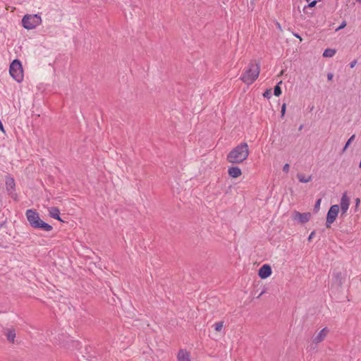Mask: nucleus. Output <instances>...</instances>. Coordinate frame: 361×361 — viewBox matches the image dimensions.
I'll use <instances>...</instances> for the list:
<instances>
[{"mask_svg": "<svg viewBox=\"0 0 361 361\" xmlns=\"http://www.w3.org/2000/svg\"><path fill=\"white\" fill-rule=\"evenodd\" d=\"M297 138L296 135L291 133L288 135H286L281 137V146L283 147H286V146L293 143L295 142Z\"/></svg>", "mask_w": 361, "mask_h": 361, "instance_id": "obj_12", "label": "nucleus"}, {"mask_svg": "<svg viewBox=\"0 0 361 361\" xmlns=\"http://www.w3.org/2000/svg\"><path fill=\"white\" fill-rule=\"evenodd\" d=\"M271 95V89H267L265 92L263 93L264 97H266L267 99H269Z\"/></svg>", "mask_w": 361, "mask_h": 361, "instance_id": "obj_26", "label": "nucleus"}, {"mask_svg": "<svg viewBox=\"0 0 361 361\" xmlns=\"http://www.w3.org/2000/svg\"><path fill=\"white\" fill-rule=\"evenodd\" d=\"M316 4H317V2L315 1V0L310 1V3H308L307 5L304 6L303 12L307 13V9L314 8L316 6Z\"/></svg>", "mask_w": 361, "mask_h": 361, "instance_id": "obj_22", "label": "nucleus"}, {"mask_svg": "<svg viewBox=\"0 0 361 361\" xmlns=\"http://www.w3.org/2000/svg\"><path fill=\"white\" fill-rule=\"evenodd\" d=\"M286 111V104L283 103L281 109V118H283Z\"/></svg>", "mask_w": 361, "mask_h": 361, "instance_id": "obj_25", "label": "nucleus"}, {"mask_svg": "<svg viewBox=\"0 0 361 361\" xmlns=\"http://www.w3.org/2000/svg\"><path fill=\"white\" fill-rule=\"evenodd\" d=\"M356 63H357V60H356V59H355V60H353V61H351V62L350 63V64H349V65H350V68H354V67H355V66L356 65Z\"/></svg>", "mask_w": 361, "mask_h": 361, "instance_id": "obj_32", "label": "nucleus"}, {"mask_svg": "<svg viewBox=\"0 0 361 361\" xmlns=\"http://www.w3.org/2000/svg\"><path fill=\"white\" fill-rule=\"evenodd\" d=\"M25 215L30 226L34 229L47 232L53 229L52 226L40 219L39 213L35 209H27Z\"/></svg>", "mask_w": 361, "mask_h": 361, "instance_id": "obj_2", "label": "nucleus"}, {"mask_svg": "<svg viewBox=\"0 0 361 361\" xmlns=\"http://www.w3.org/2000/svg\"><path fill=\"white\" fill-rule=\"evenodd\" d=\"M312 214L310 212L300 213L295 210L292 214V219L294 221H298L300 224H305L310 221Z\"/></svg>", "mask_w": 361, "mask_h": 361, "instance_id": "obj_9", "label": "nucleus"}, {"mask_svg": "<svg viewBox=\"0 0 361 361\" xmlns=\"http://www.w3.org/2000/svg\"><path fill=\"white\" fill-rule=\"evenodd\" d=\"M6 189L8 195L15 201H18V195L15 192L16 183L13 178L6 176Z\"/></svg>", "mask_w": 361, "mask_h": 361, "instance_id": "obj_8", "label": "nucleus"}, {"mask_svg": "<svg viewBox=\"0 0 361 361\" xmlns=\"http://www.w3.org/2000/svg\"><path fill=\"white\" fill-rule=\"evenodd\" d=\"M248 156V145L246 142H242L229 152L226 160L232 164H241L247 159Z\"/></svg>", "mask_w": 361, "mask_h": 361, "instance_id": "obj_1", "label": "nucleus"}, {"mask_svg": "<svg viewBox=\"0 0 361 361\" xmlns=\"http://www.w3.org/2000/svg\"><path fill=\"white\" fill-rule=\"evenodd\" d=\"M0 247H3V248H7L8 246L7 245H3L1 242H0Z\"/></svg>", "mask_w": 361, "mask_h": 361, "instance_id": "obj_36", "label": "nucleus"}, {"mask_svg": "<svg viewBox=\"0 0 361 361\" xmlns=\"http://www.w3.org/2000/svg\"><path fill=\"white\" fill-rule=\"evenodd\" d=\"M260 71L259 63L256 61H252L248 65L247 68L241 75L240 80L247 85L252 84L258 78Z\"/></svg>", "mask_w": 361, "mask_h": 361, "instance_id": "obj_3", "label": "nucleus"}, {"mask_svg": "<svg viewBox=\"0 0 361 361\" xmlns=\"http://www.w3.org/2000/svg\"><path fill=\"white\" fill-rule=\"evenodd\" d=\"M4 334L6 335L7 341L9 343H14V340L16 338V331L14 329H6Z\"/></svg>", "mask_w": 361, "mask_h": 361, "instance_id": "obj_17", "label": "nucleus"}, {"mask_svg": "<svg viewBox=\"0 0 361 361\" xmlns=\"http://www.w3.org/2000/svg\"><path fill=\"white\" fill-rule=\"evenodd\" d=\"M315 233H316V231H313L311 232V233L310 234L307 240L308 241H311L312 239L313 238V237L315 235Z\"/></svg>", "mask_w": 361, "mask_h": 361, "instance_id": "obj_28", "label": "nucleus"}, {"mask_svg": "<svg viewBox=\"0 0 361 361\" xmlns=\"http://www.w3.org/2000/svg\"><path fill=\"white\" fill-rule=\"evenodd\" d=\"M306 1H307L308 3H310V1H312L311 0H306Z\"/></svg>", "mask_w": 361, "mask_h": 361, "instance_id": "obj_41", "label": "nucleus"}, {"mask_svg": "<svg viewBox=\"0 0 361 361\" xmlns=\"http://www.w3.org/2000/svg\"><path fill=\"white\" fill-rule=\"evenodd\" d=\"M297 178L301 183H308L312 180V176H310L308 177H306L305 175L303 173H298Z\"/></svg>", "mask_w": 361, "mask_h": 361, "instance_id": "obj_19", "label": "nucleus"}, {"mask_svg": "<svg viewBox=\"0 0 361 361\" xmlns=\"http://www.w3.org/2000/svg\"><path fill=\"white\" fill-rule=\"evenodd\" d=\"M346 25V23L345 21H343L341 25H340L339 28H342V27H344V26H345Z\"/></svg>", "mask_w": 361, "mask_h": 361, "instance_id": "obj_35", "label": "nucleus"}, {"mask_svg": "<svg viewBox=\"0 0 361 361\" xmlns=\"http://www.w3.org/2000/svg\"><path fill=\"white\" fill-rule=\"evenodd\" d=\"M358 3H361V0H355Z\"/></svg>", "mask_w": 361, "mask_h": 361, "instance_id": "obj_40", "label": "nucleus"}, {"mask_svg": "<svg viewBox=\"0 0 361 361\" xmlns=\"http://www.w3.org/2000/svg\"><path fill=\"white\" fill-rule=\"evenodd\" d=\"M355 138V134H353V135L350 136V137L347 140L344 147H343L341 154H343L346 151V149L348 148V147L350 145V144L354 141Z\"/></svg>", "mask_w": 361, "mask_h": 361, "instance_id": "obj_20", "label": "nucleus"}, {"mask_svg": "<svg viewBox=\"0 0 361 361\" xmlns=\"http://www.w3.org/2000/svg\"><path fill=\"white\" fill-rule=\"evenodd\" d=\"M5 221H3L2 223L0 224V228L3 227L4 225L5 224Z\"/></svg>", "mask_w": 361, "mask_h": 361, "instance_id": "obj_37", "label": "nucleus"}, {"mask_svg": "<svg viewBox=\"0 0 361 361\" xmlns=\"http://www.w3.org/2000/svg\"><path fill=\"white\" fill-rule=\"evenodd\" d=\"M340 205L342 216L347 212L350 205V198L348 197L346 191L344 192L342 195Z\"/></svg>", "mask_w": 361, "mask_h": 361, "instance_id": "obj_11", "label": "nucleus"}, {"mask_svg": "<svg viewBox=\"0 0 361 361\" xmlns=\"http://www.w3.org/2000/svg\"><path fill=\"white\" fill-rule=\"evenodd\" d=\"M178 361H190V353L186 350L180 349L177 355Z\"/></svg>", "mask_w": 361, "mask_h": 361, "instance_id": "obj_16", "label": "nucleus"}, {"mask_svg": "<svg viewBox=\"0 0 361 361\" xmlns=\"http://www.w3.org/2000/svg\"><path fill=\"white\" fill-rule=\"evenodd\" d=\"M271 267L268 264H263L258 270V276L262 279L268 278L271 276Z\"/></svg>", "mask_w": 361, "mask_h": 361, "instance_id": "obj_10", "label": "nucleus"}, {"mask_svg": "<svg viewBox=\"0 0 361 361\" xmlns=\"http://www.w3.org/2000/svg\"><path fill=\"white\" fill-rule=\"evenodd\" d=\"M293 36L295 37L296 38L299 39L300 41L302 40L301 36L298 33H293Z\"/></svg>", "mask_w": 361, "mask_h": 361, "instance_id": "obj_33", "label": "nucleus"}, {"mask_svg": "<svg viewBox=\"0 0 361 361\" xmlns=\"http://www.w3.org/2000/svg\"><path fill=\"white\" fill-rule=\"evenodd\" d=\"M223 326H224V322H216L214 324V330L216 331H220L222 329Z\"/></svg>", "mask_w": 361, "mask_h": 361, "instance_id": "obj_24", "label": "nucleus"}, {"mask_svg": "<svg viewBox=\"0 0 361 361\" xmlns=\"http://www.w3.org/2000/svg\"><path fill=\"white\" fill-rule=\"evenodd\" d=\"M42 23V18L39 14H25L22 18V25L27 30L35 28Z\"/></svg>", "mask_w": 361, "mask_h": 361, "instance_id": "obj_5", "label": "nucleus"}, {"mask_svg": "<svg viewBox=\"0 0 361 361\" xmlns=\"http://www.w3.org/2000/svg\"><path fill=\"white\" fill-rule=\"evenodd\" d=\"M346 273H342L341 271L334 269L331 274V290L336 294L340 293L343 288V284L345 282Z\"/></svg>", "mask_w": 361, "mask_h": 361, "instance_id": "obj_4", "label": "nucleus"}, {"mask_svg": "<svg viewBox=\"0 0 361 361\" xmlns=\"http://www.w3.org/2000/svg\"><path fill=\"white\" fill-rule=\"evenodd\" d=\"M360 203V199L358 198V197L356 198L355 199V211H357V208L359 207Z\"/></svg>", "mask_w": 361, "mask_h": 361, "instance_id": "obj_29", "label": "nucleus"}, {"mask_svg": "<svg viewBox=\"0 0 361 361\" xmlns=\"http://www.w3.org/2000/svg\"><path fill=\"white\" fill-rule=\"evenodd\" d=\"M49 214L51 218L56 219L59 221L63 222V221L61 219L60 210L58 207H51L50 209L49 210Z\"/></svg>", "mask_w": 361, "mask_h": 361, "instance_id": "obj_15", "label": "nucleus"}, {"mask_svg": "<svg viewBox=\"0 0 361 361\" xmlns=\"http://www.w3.org/2000/svg\"><path fill=\"white\" fill-rule=\"evenodd\" d=\"M302 127H303V126H302V125H301V126H300V128H299V130H300L302 128Z\"/></svg>", "mask_w": 361, "mask_h": 361, "instance_id": "obj_38", "label": "nucleus"}, {"mask_svg": "<svg viewBox=\"0 0 361 361\" xmlns=\"http://www.w3.org/2000/svg\"><path fill=\"white\" fill-rule=\"evenodd\" d=\"M322 1V0H315V1L317 2V4L318 2Z\"/></svg>", "mask_w": 361, "mask_h": 361, "instance_id": "obj_39", "label": "nucleus"}, {"mask_svg": "<svg viewBox=\"0 0 361 361\" xmlns=\"http://www.w3.org/2000/svg\"><path fill=\"white\" fill-rule=\"evenodd\" d=\"M92 358H96V357H95V356H94V355H88L87 356V360H92Z\"/></svg>", "mask_w": 361, "mask_h": 361, "instance_id": "obj_34", "label": "nucleus"}, {"mask_svg": "<svg viewBox=\"0 0 361 361\" xmlns=\"http://www.w3.org/2000/svg\"><path fill=\"white\" fill-rule=\"evenodd\" d=\"M333 78H334V74L333 73H329L327 74V79H328L329 81L332 80Z\"/></svg>", "mask_w": 361, "mask_h": 361, "instance_id": "obj_31", "label": "nucleus"}, {"mask_svg": "<svg viewBox=\"0 0 361 361\" xmlns=\"http://www.w3.org/2000/svg\"><path fill=\"white\" fill-rule=\"evenodd\" d=\"M228 174L231 178H237L242 175V171L238 166H230L228 169Z\"/></svg>", "mask_w": 361, "mask_h": 361, "instance_id": "obj_14", "label": "nucleus"}, {"mask_svg": "<svg viewBox=\"0 0 361 361\" xmlns=\"http://www.w3.org/2000/svg\"><path fill=\"white\" fill-rule=\"evenodd\" d=\"M289 169H290V165L288 164H286L283 166V171L285 173H288L289 171Z\"/></svg>", "mask_w": 361, "mask_h": 361, "instance_id": "obj_27", "label": "nucleus"}, {"mask_svg": "<svg viewBox=\"0 0 361 361\" xmlns=\"http://www.w3.org/2000/svg\"><path fill=\"white\" fill-rule=\"evenodd\" d=\"M339 212V206L334 204L330 207L326 214L325 226L327 228H330L331 224L336 221Z\"/></svg>", "mask_w": 361, "mask_h": 361, "instance_id": "obj_7", "label": "nucleus"}, {"mask_svg": "<svg viewBox=\"0 0 361 361\" xmlns=\"http://www.w3.org/2000/svg\"><path fill=\"white\" fill-rule=\"evenodd\" d=\"M282 83V81L279 82L274 87V94L276 97H279L282 94V90L280 87V85Z\"/></svg>", "mask_w": 361, "mask_h": 361, "instance_id": "obj_21", "label": "nucleus"}, {"mask_svg": "<svg viewBox=\"0 0 361 361\" xmlns=\"http://www.w3.org/2000/svg\"><path fill=\"white\" fill-rule=\"evenodd\" d=\"M336 53V49L327 48L324 51L322 56L324 58H330V57L334 56Z\"/></svg>", "mask_w": 361, "mask_h": 361, "instance_id": "obj_18", "label": "nucleus"}, {"mask_svg": "<svg viewBox=\"0 0 361 361\" xmlns=\"http://www.w3.org/2000/svg\"><path fill=\"white\" fill-rule=\"evenodd\" d=\"M306 13L307 14L309 13V10L308 9H307V13Z\"/></svg>", "mask_w": 361, "mask_h": 361, "instance_id": "obj_42", "label": "nucleus"}, {"mask_svg": "<svg viewBox=\"0 0 361 361\" xmlns=\"http://www.w3.org/2000/svg\"><path fill=\"white\" fill-rule=\"evenodd\" d=\"M11 76L18 82H20L23 80V70L21 62L18 59H14L9 68Z\"/></svg>", "mask_w": 361, "mask_h": 361, "instance_id": "obj_6", "label": "nucleus"}, {"mask_svg": "<svg viewBox=\"0 0 361 361\" xmlns=\"http://www.w3.org/2000/svg\"><path fill=\"white\" fill-rule=\"evenodd\" d=\"M321 202H322V199L319 198V199L317 200L314 206V209H313L314 213H317L319 212V208H320Z\"/></svg>", "mask_w": 361, "mask_h": 361, "instance_id": "obj_23", "label": "nucleus"}, {"mask_svg": "<svg viewBox=\"0 0 361 361\" xmlns=\"http://www.w3.org/2000/svg\"><path fill=\"white\" fill-rule=\"evenodd\" d=\"M329 332V329L327 327L323 328L318 334L313 338V342L319 343L324 340L327 334Z\"/></svg>", "mask_w": 361, "mask_h": 361, "instance_id": "obj_13", "label": "nucleus"}, {"mask_svg": "<svg viewBox=\"0 0 361 361\" xmlns=\"http://www.w3.org/2000/svg\"><path fill=\"white\" fill-rule=\"evenodd\" d=\"M0 130L4 133V134L6 133V130L4 129V125L1 122V121L0 120Z\"/></svg>", "mask_w": 361, "mask_h": 361, "instance_id": "obj_30", "label": "nucleus"}]
</instances>
